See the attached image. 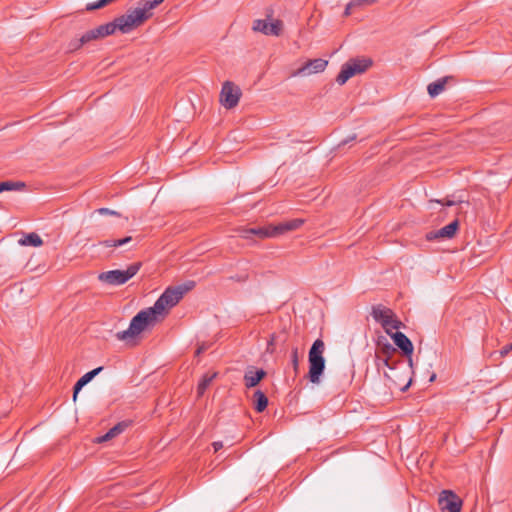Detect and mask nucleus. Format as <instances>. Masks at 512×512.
Wrapping results in <instances>:
<instances>
[{"mask_svg":"<svg viewBox=\"0 0 512 512\" xmlns=\"http://www.w3.org/2000/svg\"><path fill=\"white\" fill-rule=\"evenodd\" d=\"M158 316H161L154 307H149L139 311L130 321L128 329L116 333V338L120 341H126L142 333L149 325L154 324Z\"/></svg>","mask_w":512,"mask_h":512,"instance_id":"obj_1","label":"nucleus"},{"mask_svg":"<svg viewBox=\"0 0 512 512\" xmlns=\"http://www.w3.org/2000/svg\"><path fill=\"white\" fill-rule=\"evenodd\" d=\"M194 287L195 281L192 280L177 286L168 287L154 303V309L164 317L168 312L167 310L177 305L184 295Z\"/></svg>","mask_w":512,"mask_h":512,"instance_id":"obj_2","label":"nucleus"},{"mask_svg":"<svg viewBox=\"0 0 512 512\" xmlns=\"http://www.w3.org/2000/svg\"><path fill=\"white\" fill-rule=\"evenodd\" d=\"M325 344L322 339H316L308 353L309 371L308 379L314 384L320 382V378L325 370L324 358Z\"/></svg>","mask_w":512,"mask_h":512,"instance_id":"obj_3","label":"nucleus"},{"mask_svg":"<svg viewBox=\"0 0 512 512\" xmlns=\"http://www.w3.org/2000/svg\"><path fill=\"white\" fill-rule=\"evenodd\" d=\"M141 262H135L126 270H110L98 275L99 281L110 286H119L133 278L141 268Z\"/></svg>","mask_w":512,"mask_h":512,"instance_id":"obj_4","label":"nucleus"},{"mask_svg":"<svg viewBox=\"0 0 512 512\" xmlns=\"http://www.w3.org/2000/svg\"><path fill=\"white\" fill-rule=\"evenodd\" d=\"M147 21V16L144 11H140L137 7L128 9L123 15L116 17L113 22L117 31L123 34L131 32L133 29L142 25Z\"/></svg>","mask_w":512,"mask_h":512,"instance_id":"obj_5","label":"nucleus"},{"mask_svg":"<svg viewBox=\"0 0 512 512\" xmlns=\"http://www.w3.org/2000/svg\"><path fill=\"white\" fill-rule=\"evenodd\" d=\"M372 64L370 58H352L341 67L336 82L339 85H344L351 77L365 72Z\"/></svg>","mask_w":512,"mask_h":512,"instance_id":"obj_6","label":"nucleus"},{"mask_svg":"<svg viewBox=\"0 0 512 512\" xmlns=\"http://www.w3.org/2000/svg\"><path fill=\"white\" fill-rule=\"evenodd\" d=\"M401 368H404V373H399L398 370L384 372V377L391 383L389 385L390 388L393 386L401 391H406L412 383V378L408 377V375L413 373V368H408L407 361H405V366H400Z\"/></svg>","mask_w":512,"mask_h":512,"instance_id":"obj_7","label":"nucleus"},{"mask_svg":"<svg viewBox=\"0 0 512 512\" xmlns=\"http://www.w3.org/2000/svg\"><path fill=\"white\" fill-rule=\"evenodd\" d=\"M241 95V89L237 85L231 81H226L222 85L220 102L226 109H232L237 106Z\"/></svg>","mask_w":512,"mask_h":512,"instance_id":"obj_8","label":"nucleus"},{"mask_svg":"<svg viewBox=\"0 0 512 512\" xmlns=\"http://www.w3.org/2000/svg\"><path fill=\"white\" fill-rule=\"evenodd\" d=\"M438 503L442 512H461L463 504L461 498L452 490H442Z\"/></svg>","mask_w":512,"mask_h":512,"instance_id":"obj_9","label":"nucleus"},{"mask_svg":"<svg viewBox=\"0 0 512 512\" xmlns=\"http://www.w3.org/2000/svg\"><path fill=\"white\" fill-rule=\"evenodd\" d=\"M391 339L394 344L399 348L403 354L407 358V366L409 369L413 368V351L414 346L412 341L402 332L396 331L391 335Z\"/></svg>","mask_w":512,"mask_h":512,"instance_id":"obj_10","label":"nucleus"},{"mask_svg":"<svg viewBox=\"0 0 512 512\" xmlns=\"http://www.w3.org/2000/svg\"><path fill=\"white\" fill-rule=\"evenodd\" d=\"M328 65V61L322 58H316L307 61L302 67L292 73V76H307L313 73L323 72Z\"/></svg>","mask_w":512,"mask_h":512,"instance_id":"obj_11","label":"nucleus"},{"mask_svg":"<svg viewBox=\"0 0 512 512\" xmlns=\"http://www.w3.org/2000/svg\"><path fill=\"white\" fill-rule=\"evenodd\" d=\"M458 229H459V221L454 220L451 223H449L448 225H446L438 230L430 231V232L426 233L425 238L427 241H433L436 239H452L455 236Z\"/></svg>","mask_w":512,"mask_h":512,"instance_id":"obj_12","label":"nucleus"},{"mask_svg":"<svg viewBox=\"0 0 512 512\" xmlns=\"http://www.w3.org/2000/svg\"><path fill=\"white\" fill-rule=\"evenodd\" d=\"M253 30L265 35L279 36L282 30V21L274 20L269 23L266 20L257 19L253 23Z\"/></svg>","mask_w":512,"mask_h":512,"instance_id":"obj_13","label":"nucleus"},{"mask_svg":"<svg viewBox=\"0 0 512 512\" xmlns=\"http://www.w3.org/2000/svg\"><path fill=\"white\" fill-rule=\"evenodd\" d=\"M238 232L241 238L248 240H252L254 238L265 239L273 237L271 225L267 227L240 228Z\"/></svg>","mask_w":512,"mask_h":512,"instance_id":"obj_14","label":"nucleus"},{"mask_svg":"<svg viewBox=\"0 0 512 512\" xmlns=\"http://www.w3.org/2000/svg\"><path fill=\"white\" fill-rule=\"evenodd\" d=\"M116 27L114 25V22L111 21V22H108V23H105V24H102L94 29H91L86 33V40H89L90 41H93V40H97V39H101V38H104L106 36H109V35H112L116 32Z\"/></svg>","mask_w":512,"mask_h":512,"instance_id":"obj_15","label":"nucleus"},{"mask_svg":"<svg viewBox=\"0 0 512 512\" xmlns=\"http://www.w3.org/2000/svg\"><path fill=\"white\" fill-rule=\"evenodd\" d=\"M371 316L376 322L381 324L382 328H386L389 323L388 320L394 317L395 313L392 309L378 304L372 306Z\"/></svg>","mask_w":512,"mask_h":512,"instance_id":"obj_16","label":"nucleus"},{"mask_svg":"<svg viewBox=\"0 0 512 512\" xmlns=\"http://www.w3.org/2000/svg\"><path fill=\"white\" fill-rule=\"evenodd\" d=\"M267 373L263 369H256L250 366L244 374V384L246 388H252L259 384V382L266 377Z\"/></svg>","mask_w":512,"mask_h":512,"instance_id":"obj_17","label":"nucleus"},{"mask_svg":"<svg viewBox=\"0 0 512 512\" xmlns=\"http://www.w3.org/2000/svg\"><path fill=\"white\" fill-rule=\"evenodd\" d=\"M303 222L304 221L302 219H292V220L281 222L277 225H273V226L271 225L273 237L282 235L289 231H294V230L298 229L299 227H301Z\"/></svg>","mask_w":512,"mask_h":512,"instance_id":"obj_18","label":"nucleus"},{"mask_svg":"<svg viewBox=\"0 0 512 512\" xmlns=\"http://www.w3.org/2000/svg\"><path fill=\"white\" fill-rule=\"evenodd\" d=\"M375 362H376V366H377L378 370H380V368L382 366H385L389 369V371H395V370H399L400 366H405V361L402 359H395L394 357L381 356L379 354L375 355Z\"/></svg>","mask_w":512,"mask_h":512,"instance_id":"obj_19","label":"nucleus"},{"mask_svg":"<svg viewBox=\"0 0 512 512\" xmlns=\"http://www.w3.org/2000/svg\"><path fill=\"white\" fill-rule=\"evenodd\" d=\"M103 370V367H97L87 373H85L81 378L78 379V381L75 383L73 387V401L75 402L77 400L78 393L81 391V389L87 385L92 379L97 376L101 371Z\"/></svg>","mask_w":512,"mask_h":512,"instance_id":"obj_20","label":"nucleus"},{"mask_svg":"<svg viewBox=\"0 0 512 512\" xmlns=\"http://www.w3.org/2000/svg\"><path fill=\"white\" fill-rule=\"evenodd\" d=\"M129 424L130 423L127 421L117 423L115 426L110 428L104 435L98 437L97 441L99 443H102L113 439L114 437L124 432L125 429L129 426Z\"/></svg>","mask_w":512,"mask_h":512,"instance_id":"obj_21","label":"nucleus"},{"mask_svg":"<svg viewBox=\"0 0 512 512\" xmlns=\"http://www.w3.org/2000/svg\"><path fill=\"white\" fill-rule=\"evenodd\" d=\"M253 407L258 412H263L268 406V398L261 390H256L253 394Z\"/></svg>","mask_w":512,"mask_h":512,"instance_id":"obj_22","label":"nucleus"},{"mask_svg":"<svg viewBox=\"0 0 512 512\" xmlns=\"http://www.w3.org/2000/svg\"><path fill=\"white\" fill-rule=\"evenodd\" d=\"M450 77H443L428 85L427 91L430 97L434 98L442 93Z\"/></svg>","mask_w":512,"mask_h":512,"instance_id":"obj_23","label":"nucleus"},{"mask_svg":"<svg viewBox=\"0 0 512 512\" xmlns=\"http://www.w3.org/2000/svg\"><path fill=\"white\" fill-rule=\"evenodd\" d=\"M18 242L22 246H33V247H40L43 244V240L35 232L26 234Z\"/></svg>","mask_w":512,"mask_h":512,"instance_id":"obj_24","label":"nucleus"},{"mask_svg":"<svg viewBox=\"0 0 512 512\" xmlns=\"http://www.w3.org/2000/svg\"><path fill=\"white\" fill-rule=\"evenodd\" d=\"M216 376V372L212 374L206 373L203 375L202 379L200 380L197 386V394L199 397H201L205 393L206 389L209 387L211 382L216 378Z\"/></svg>","mask_w":512,"mask_h":512,"instance_id":"obj_25","label":"nucleus"},{"mask_svg":"<svg viewBox=\"0 0 512 512\" xmlns=\"http://www.w3.org/2000/svg\"><path fill=\"white\" fill-rule=\"evenodd\" d=\"M26 187L22 181H3L0 182V193L4 191H21Z\"/></svg>","mask_w":512,"mask_h":512,"instance_id":"obj_26","label":"nucleus"},{"mask_svg":"<svg viewBox=\"0 0 512 512\" xmlns=\"http://www.w3.org/2000/svg\"><path fill=\"white\" fill-rule=\"evenodd\" d=\"M159 1L157 0H141L139 2V6L137 7L140 11H144L147 16V20L152 17V12L154 8L159 5Z\"/></svg>","mask_w":512,"mask_h":512,"instance_id":"obj_27","label":"nucleus"},{"mask_svg":"<svg viewBox=\"0 0 512 512\" xmlns=\"http://www.w3.org/2000/svg\"><path fill=\"white\" fill-rule=\"evenodd\" d=\"M133 240L131 236H126L121 239H107L99 242V245L104 247H121L128 243H130Z\"/></svg>","mask_w":512,"mask_h":512,"instance_id":"obj_28","label":"nucleus"},{"mask_svg":"<svg viewBox=\"0 0 512 512\" xmlns=\"http://www.w3.org/2000/svg\"><path fill=\"white\" fill-rule=\"evenodd\" d=\"M388 325L386 328H383L385 330V332L391 337V335H393L394 332H392L393 329L395 330H398L400 329L402 326H403V323L396 318V316L394 317H391L389 320H388Z\"/></svg>","mask_w":512,"mask_h":512,"instance_id":"obj_29","label":"nucleus"},{"mask_svg":"<svg viewBox=\"0 0 512 512\" xmlns=\"http://www.w3.org/2000/svg\"><path fill=\"white\" fill-rule=\"evenodd\" d=\"M86 33H84L80 38H75L69 42V50L76 51L79 50L83 45L87 44L89 40H86Z\"/></svg>","mask_w":512,"mask_h":512,"instance_id":"obj_30","label":"nucleus"},{"mask_svg":"<svg viewBox=\"0 0 512 512\" xmlns=\"http://www.w3.org/2000/svg\"><path fill=\"white\" fill-rule=\"evenodd\" d=\"M396 351L397 349L392 344L387 342L380 348V350L376 354L386 357H394Z\"/></svg>","mask_w":512,"mask_h":512,"instance_id":"obj_31","label":"nucleus"},{"mask_svg":"<svg viewBox=\"0 0 512 512\" xmlns=\"http://www.w3.org/2000/svg\"><path fill=\"white\" fill-rule=\"evenodd\" d=\"M373 0H353L349 2L344 10V16H349L351 14V9L355 6H361L363 4L372 3Z\"/></svg>","mask_w":512,"mask_h":512,"instance_id":"obj_32","label":"nucleus"},{"mask_svg":"<svg viewBox=\"0 0 512 512\" xmlns=\"http://www.w3.org/2000/svg\"><path fill=\"white\" fill-rule=\"evenodd\" d=\"M109 3H111L109 0H98L96 2L88 3L86 5V10L93 11V10L101 9V8L105 7L106 5H108Z\"/></svg>","mask_w":512,"mask_h":512,"instance_id":"obj_33","label":"nucleus"},{"mask_svg":"<svg viewBox=\"0 0 512 512\" xmlns=\"http://www.w3.org/2000/svg\"><path fill=\"white\" fill-rule=\"evenodd\" d=\"M291 360H292L293 368H294L295 372L297 373V371H298V366H299V360H298V348H297V347L292 348V351H291Z\"/></svg>","mask_w":512,"mask_h":512,"instance_id":"obj_34","label":"nucleus"},{"mask_svg":"<svg viewBox=\"0 0 512 512\" xmlns=\"http://www.w3.org/2000/svg\"><path fill=\"white\" fill-rule=\"evenodd\" d=\"M95 213H98L100 215L120 216V214L117 211L111 210L109 208H99L95 210Z\"/></svg>","mask_w":512,"mask_h":512,"instance_id":"obj_35","label":"nucleus"},{"mask_svg":"<svg viewBox=\"0 0 512 512\" xmlns=\"http://www.w3.org/2000/svg\"><path fill=\"white\" fill-rule=\"evenodd\" d=\"M230 279L237 282H246L249 279V275L247 273H241L231 276Z\"/></svg>","mask_w":512,"mask_h":512,"instance_id":"obj_36","label":"nucleus"},{"mask_svg":"<svg viewBox=\"0 0 512 512\" xmlns=\"http://www.w3.org/2000/svg\"><path fill=\"white\" fill-rule=\"evenodd\" d=\"M210 347V343H207V342H202L201 344L198 345V348L195 352V355L196 356H199L200 354L204 353L205 351H207Z\"/></svg>","mask_w":512,"mask_h":512,"instance_id":"obj_37","label":"nucleus"},{"mask_svg":"<svg viewBox=\"0 0 512 512\" xmlns=\"http://www.w3.org/2000/svg\"><path fill=\"white\" fill-rule=\"evenodd\" d=\"M511 350H512V343H510V344H508V345L504 346V347L501 349L500 353H501V355H502V356H505V355H507Z\"/></svg>","mask_w":512,"mask_h":512,"instance_id":"obj_38","label":"nucleus"},{"mask_svg":"<svg viewBox=\"0 0 512 512\" xmlns=\"http://www.w3.org/2000/svg\"><path fill=\"white\" fill-rule=\"evenodd\" d=\"M212 446H213L214 452H217L223 448V443L221 441H215L212 443Z\"/></svg>","mask_w":512,"mask_h":512,"instance_id":"obj_39","label":"nucleus"},{"mask_svg":"<svg viewBox=\"0 0 512 512\" xmlns=\"http://www.w3.org/2000/svg\"><path fill=\"white\" fill-rule=\"evenodd\" d=\"M356 136L355 135H352V136H349L348 138H346L345 140L341 141V143L339 144V146H342V145H346L348 144L349 142L355 140Z\"/></svg>","mask_w":512,"mask_h":512,"instance_id":"obj_40","label":"nucleus"},{"mask_svg":"<svg viewBox=\"0 0 512 512\" xmlns=\"http://www.w3.org/2000/svg\"><path fill=\"white\" fill-rule=\"evenodd\" d=\"M267 352L269 353H273L274 351V346H273V342H268L267 343V349H266Z\"/></svg>","mask_w":512,"mask_h":512,"instance_id":"obj_41","label":"nucleus"},{"mask_svg":"<svg viewBox=\"0 0 512 512\" xmlns=\"http://www.w3.org/2000/svg\"><path fill=\"white\" fill-rule=\"evenodd\" d=\"M454 204H455V202H454V201H452V200H448V201H446V202L444 203V205H446V206H453Z\"/></svg>","mask_w":512,"mask_h":512,"instance_id":"obj_42","label":"nucleus"},{"mask_svg":"<svg viewBox=\"0 0 512 512\" xmlns=\"http://www.w3.org/2000/svg\"><path fill=\"white\" fill-rule=\"evenodd\" d=\"M276 336L273 334L268 342H273V345L275 344Z\"/></svg>","mask_w":512,"mask_h":512,"instance_id":"obj_43","label":"nucleus"},{"mask_svg":"<svg viewBox=\"0 0 512 512\" xmlns=\"http://www.w3.org/2000/svg\"><path fill=\"white\" fill-rule=\"evenodd\" d=\"M435 379H436V374H434V373H433V374L430 376L429 382H433Z\"/></svg>","mask_w":512,"mask_h":512,"instance_id":"obj_44","label":"nucleus"},{"mask_svg":"<svg viewBox=\"0 0 512 512\" xmlns=\"http://www.w3.org/2000/svg\"><path fill=\"white\" fill-rule=\"evenodd\" d=\"M110 2H113L114 0H109Z\"/></svg>","mask_w":512,"mask_h":512,"instance_id":"obj_45","label":"nucleus"}]
</instances>
